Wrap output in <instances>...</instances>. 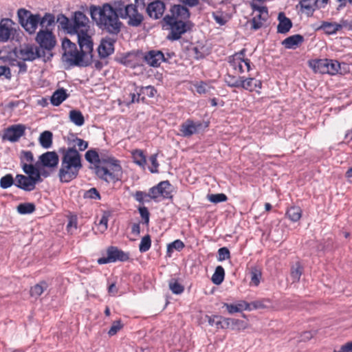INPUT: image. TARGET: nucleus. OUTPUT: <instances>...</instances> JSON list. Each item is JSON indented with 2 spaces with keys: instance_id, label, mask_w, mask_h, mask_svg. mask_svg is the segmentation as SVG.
<instances>
[{
  "instance_id": "48",
  "label": "nucleus",
  "mask_w": 352,
  "mask_h": 352,
  "mask_svg": "<svg viewBox=\"0 0 352 352\" xmlns=\"http://www.w3.org/2000/svg\"><path fill=\"white\" fill-rule=\"evenodd\" d=\"M151 246V237L148 234L142 237L140 245H139V250L140 252H147Z\"/></svg>"
},
{
  "instance_id": "29",
  "label": "nucleus",
  "mask_w": 352,
  "mask_h": 352,
  "mask_svg": "<svg viewBox=\"0 0 352 352\" xmlns=\"http://www.w3.org/2000/svg\"><path fill=\"white\" fill-rule=\"evenodd\" d=\"M208 322L210 326L215 327L217 329H226V318H223L221 316L214 315L212 316H206Z\"/></svg>"
},
{
  "instance_id": "40",
  "label": "nucleus",
  "mask_w": 352,
  "mask_h": 352,
  "mask_svg": "<svg viewBox=\"0 0 352 352\" xmlns=\"http://www.w3.org/2000/svg\"><path fill=\"white\" fill-rule=\"evenodd\" d=\"M55 23V16L52 14L45 13L43 17L40 16V25L42 28H48L54 25Z\"/></svg>"
},
{
  "instance_id": "57",
  "label": "nucleus",
  "mask_w": 352,
  "mask_h": 352,
  "mask_svg": "<svg viewBox=\"0 0 352 352\" xmlns=\"http://www.w3.org/2000/svg\"><path fill=\"white\" fill-rule=\"evenodd\" d=\"M184 248V243L179 239H177L168 245V250L170 251L171 249L180 251Z\"/></svg>"
},
{
  "instance_id": "44",
  "label": "nucleus",
  "mask_w": 352,
  "mask_h": 352,
  "mask_svg": "<svg viewBox=\"0 0 352 352\" xmlns=\"http://www.w3.org/2000/svg\"><path fill=\"white\" fill-rule=\"evenodd\" d=\"M170 291L175 294H181L184 291V287L175 278H171L168 282Z\"/></svg>"
},
{
  "instance_id": "55",
  "label": "nucleus",
  "mask_w": 352,
  "mask_h": 352,
  "mask_svg": "<svg viewBox=\"0 0 352 352\" xmlns=\"http://www.w3.org/2000/svg\"><path fill=\"white\" fill-rule=\"evenodd\" d=\"M196 91L199 94H204L210 91V87L206 82L201 81L195 85Z\"/></svg>"
},
{
  "instance_id": "24",
  "label": "nucleus",
  "mask_w": 352,
  "mask_h": 352,
  "mask_svg": "<svg viewBox=\"0 0 352 352\" xmlns=\"http://www.w3.org/2000/svg\"><path fill=\"white\" fill-rule=\"evenodd\" d=\"M278 25L277 26V32L280 34H287L292 27V21L285 16L284 12H280L278 16Z\"/></svg>"
},
{
  "instance_id": "4",
  "label": "nucleus",
  "mask_w": 352,
  "mask_h": 352,
  "mask_svg": "<svg viewBox=\"0 0 352 352\" xmlns=\"http://www.w3.org/2000/svg\"><path fill=\"white\" fill-rule=\"evenodd\" d=\"M57 23L63 30L71 35L89 32L90 28L89 18L81 11L74 12L71 19L60 14L58 15Z\"/></svg>"
},
{
  "instance_id": "5",
  "label": "nucleus",
  "mask_w": 352,
  "mask_h": 352,
  "mask_svg": "<svg viewBox=\"0 0 352 352\" xmlns=\"http://www.w3.org/2000/svg\"><path fill=\"white\" fill-rule=\"evenodd\" d=\"M118 10L120 19H127V24L131 27H139L144 21L142 14L138 12L136 3L144 4V0H135V4L126 3L124 0H119Z\"/></svg>"
},
{
  "instance_id": "38",
  "label": "nucleus",
  "mask_w": 352,
  "mask_h": 352,
  "mask_svg": "<svg viewBox=\"0 0 352 352\" xmlns=\"http://www.w3.org/2000/svg\"><path fill=\"white\" fill-rule=\"evenodd\" d=\"M132 156L133 159V162L140 166L142 168H145V165L146 163V157L143 153V151L141 150H135L132 153Z\"/></svg>"
},
{
  "instance_id": "58",
  "label": "nucleus",
  "mask_w": 352,
  "mask_h": 352,
  "mask_svg": "<svg viewBox=\"0 0 352 352\" xmlns=\"http://www.w3.org/2000/svg\"><path fill=\"white\" fill-rule=\"evenodd\" d=\"M302 274V269L300 266H297L296 268H292L291 272V277L294 282L298 281Z\"/></svg>"
},
{
  "instance_id": "34",
  "label": "nucleus",
  "mask_w": 352,
  "mask_h": 352,
  "mask_svg": "<svg viewBox=\"0 0 352 352\" xmlns=\"http://www.w3.org/2000/svg\"><path fill=\"white\" fill-rule=\"evenodd\" d=\"M225 277V270L221 265L215 268V271L212 276V281L214 284L219 285L222 283Z\"/></svg>"
},
{
  "instance_id": "39",
  "label": "nucleus",
  "mask_w": 352,
  "mask_h": 352,
  "mask_svg": "<svg viewBox=\"0 0 352 352\" xmlns=\"http://www.w3.org/2000/svg\"><path fill=\"white\" fill-rule=\"evenodd\" d=\"M161 197L163 198H169L171 197V185L168 181H162L157 184Z\"/></svg>"
},
{
  "instance_id": "60",
  "label": "nucleus",
  "mask_w": 352,
  "mask_h": 352,
  "mask_svg": "<svg viewBox=\"0 0 352 352\" xmlns=\"http://www.w3.org/2000/svg\"><path fill=\"white\" fill-rule=\"evenodd\" d=\"M265 301V300H261L253 301L250 303H248L250 309H248V311L264 308L265 307V305H264Z\"/></svg>"
},
{
  "instance_id": "16",
  "label": "nucleus",
  "mask_w": 352,
  "mask_h": 352,
  "mask_svg": "<svg viewBox=\"0 0 352 352\" xmlns=\"http://www.w3.org/2000/svg\"><path fill=\"white\" fill-rule=\"evenodd\" d=\"M26 126L21 124H14L7 128L3 133V139L16 142L25 135Z\"/></svg>"
},
{
  "instance_id": "27",
  "label": "nucleus",
  "mask_w": 352,
  "mask_h": 352,
  "mask_svg": "<svg viewBox=\"0 0 352 352\" xmlns=\"http://www.w3.org/2000/svg\"><path fill=\"white\" fill-rule=\"evenodd\" d=\"M68 97L66 90L63 88L58 89L51 96V103L56 107L59 106Z\"/></svg>"
},
{
  "instance_id": "37",
  "label": "nucleus",
  "mask_w": 352,
  "mask_h": 352,
  "mask_svg": "<svg viewBox=\"0 0 352 352\" xmlns=\"http://www.w3.org/2000/svg\"><path fill=\"white\" fill-rule=\"evenodd\" d=\"M48 287V285L45 281H41L39 283L32 287L30 289V295L32 297L40 296L45 290Z\"/></svg>"
},
{
  "instance_id": "42",
  "label": "nucleus",
  "mask_w": 352,
  "mask_h": 352,
  "mask_svg": "<svg viewBox=\"0 0 352 352\" xmlns=\"http://www.w3.org/2000/svg\"><path fill=\"white\" fill-rule=\"evenodd\" d=\"M21 167L23 172L28 175V176L32 177L33 178H35L36 175L41 177L39 170L32 164H28L27 163H23V164H21Z\"/></svg>"
},
{
  "instance_id": "12",
  "label": "nucleus",
  "mask_w": 352,
  "mask_h": 352,
  "mask_svg": "<svg viewBox=\"0 0 352 352\" xmlns=\"http://www.w3.org/2000/svg\"><path fill=\"white\" fill-rule=\"evenodd\" d=\"M107 257H101L98 259L100 265L114 263L116 261H126L129 258V254L114 246L109 247L107 250Z\"/></svg>"
},
{
  "instance_id": "28",
  "label": "nucleus",
  "mask_w": 352,
  "mask_h": 352,
  "mask_svg": "<svg viewBox=\"0 0 352 352\" xmlns=\"http://www.w3.org/2000/svg\"><path fill=\"white\" fill-rule=\"evenodd\" d=\"M318 30H322L328 35L335 34L341 30V26L337 23H331L327 21L322 22Z\"/></svg>"
},
{
  "instance_id": "8",
  "label": "nucleus",
  "mask_w": 352,
  "mask_h": 352,
  "mask_svg": "<svg viewBox=\"0 0 352 352\" xmlns=\"http://www.w3.org/2000/svg\"><path fill=\"white\" fill-rule=\"evenodd\" d=\"M19 23L30 34H34L38 25H40V14H32L30 11L20 8L17 11Z\"/></svg>"
},
{
  "instance_id": "36",
  "label": "nucleus",
  "mask_w": 352,
  "mask_h": 352,
  "mask_svg": "<svg viewBox=\"0 0 352 352\" xmlns=\"http://www.w3.org/2000/svg\"><path fill=\"white\" fill-rule=\"evenodd\" d=\"M251 282L250 285L254 286H258L260 283L261 278L262 277L261 270L256 266L251 267L250 270Z\"/></svg>"
},
{
  "instance_id": "1",
  "label": "nucleus",
  "mask_w": 352,
  "mask_h": 352,
  "mask_svg": "<svg viewBox=\"0 0 352 352\" xmlns=\"http://www.w3.org/2000/svg\"><path fill=\"white\" fill-rule=\"evenodd\" d=\"M119 0H113L102 6L91 5L89 12L91 19L102 31L112 35H118L122 28L118 10Z\"/></svg>"
},
{
  "instance_id": "32",
  "label": "nucleus",
  "mask_w": 352,
  "mask_h": 352,
  "mask_svg": "<svg viewBox=\"0 0 352 352\" xmlns=\"http://www.w3.org/2000/svg\"><path fill=\"white\" fill-rule=\"evenodd\" d=\"M287 217L293 222H296L302 217V210L298 206H292L286 212Z\"/></svg>"
},
{
  "instance_id": "62",
  "label": "nucleus",
  "mask_w": 352,
  "mask_h": 352,
  "mask_svg": "<svg viewBox=\"0 0 352 352\" xmlns=\"http://www.w3.org/2000/svg\"><path fill=\"white\" fill-rule=\"evenodd\" d=\"M74 142L76 143V145L80 151H85L88 147V142L82 139L76 137V138L74 140Z\"/></svg>"
},
{
  "instance_id": "47",
  "label": "nucleus",
  "mask_w": 352,
  "mask_h": 352,
  "mask_svg": "<svg viewBox=\"0 0 352 352\" xmlns=\"http://www.w3.org/2000/svg\"><path fill=\"white\" fill-rule=\"evenodd\" d=\"M156 92L157 91L155 87L149 85L141 87L139 92V96L143 95L144 96L142 98V100H144L145 99L144 96L153 98L155 96Z\"/></svg>"
},
{
  "instance_id": "53",
  "label": "nucleus",
  "mask_w": 352,
  "mask_h": 352,
  "mask_svg": "<svg viewBox=\"0 0 352 352\" xmlns=\"http://www.w3.org/2000/svg\"><path fill=\"white\" fill-rule=\"evenodd\" d=\"M230 250L226 248H221L218 250V256H217V260L219 261H223L226 259L230 258Z\"/></svg>"
},
{
  "instance_id": "17",
  "label": "nucleus",
  "mask_w": 352,
  "mask_h": 352,
  "mask_svg": "<svg viewBox=\"0 0 352 352\" xmlns=\"http://www.w3.org/2000/svg\"><path fill=\"white\" fill-rule=\"evenodd\" d=\"M143 59L144 62L152 67H158L163 62H167L164 54L158 50H151L144 53Z\"/></svg>"
},
{
  "instance_id": "23",
  "label": "nucleus",
  "mask_w": 352,
  "mask_h": 352,
  "mask_svg": "<svg viewBox=\"0 0 352 352\" xmlns=\"http://www.w3.org/2000/svg\"><path fill=\"white\" fill-rule=\"evenodd\" d=\"M299 4L307 15H311L317 8H324L326 6H322L320 0H300Z\"/></svg>"
},
{
  "instance_id": "35",
  "label": "nucleus",
  "mask_w": 352,
  "mask_h": 352,
  "mask_svg": "<svg viewBox=\"0 0 352 352\" xmlns=\"http://www.w3.org/2000/svg\"><path fill=\"white\" fill-rule=\"evenodd\" d=\"M85 160L94 165L96 170V165H100V156L99 153L94 149L87 151L85 155Z\"/></svg>"
},
{
  "instance_id": "7",
  "label": "nucleus",
  "mask_w": 352,
  "mask_h": 352,
  "mask_svg": "<svg viewBox=\"0 0 352 352\" xmlns=\"http://www.w3.org/2000/svg\"><path fill=\"white\" fill-rule=\"evenodd\" d=\"M121 172L122 168L120 162L113 157L110 160H107L106 166L96 165V174L106 182L113 180L116 176Z\"/></svg>"
},
{
  "instance_id": "6",
  "label": "nucleus",
  "mask_w": 352,
  "mask_h": 352,
  "mask_svg": "<svg viewBox=\"0 0 352 352\" xmlns=\"http://www.w3.org/2000/svg\"><path fill=\"white\" fill-rule=\"evenodd\" d=\"M62 47L64 51L62 60L69 66H86L84 62L85 54L78 51L76 45L68 38H65L62 42Z\"/></svg>"
},
{
  "instance_id": "21",
  "label": "nucleus",
  "mask_w": 352,
  "mask_h": 352,
  "mask_svg": "<svg viewBox=\"0 0 352 352\" xmlns=\"http://www.w3.org/2000/svg\"><path fill=\"white\" fill-rule=\"evenodd\" d=\"M115 40L111 38H106L102 40L98 48V54L101 58H106L114 52Z\"/></svg>"
},
{
  "instance_id": "25",
  "label": "nucleus",
  "mask_w": 352,
  "mask_h": 352,
  "mask_svg": "<svg viewBox=\"0 0 352 352\" xmlns=\"http://www.w3.org/2000/svg\"><path fill=\"white\" fill-rule=\"evenodd\" d=\"M304 41V37L300 34H294L287 37L282 41V45L286 49H296Z\"/></svg>"
},
{
  "instance_id": "61",
  "label": "nucleus",
  "mask_w": 352,
  "mask_h": 352,
  "mask_svg": "<svg viewBox=\"0 0 352 352\" xmlns=\"http://www.w3.org/2000/svg\"><path fill=\"white\" fill-rule=\"evenodd\" d=\"M148 196L150 199H156L161 196L157 185L151 188L148 190Z\"/></svg>"
},
{
  "instance_id": "2",
  "label": "nucleus",
  "mask_w": 352,
  "mask_h": 352,
  "mask_svg": "<svg viewBox=\"0 0 352 352\" xmlns=\"http://www.w3.org/2000/svg\"><path fill=\"white\" fill-rule=\"evenodd\" d=\"M189 9L181 4H175L170 8V14L162 18L163 27L166 26L170 32L167 36L170 41H177L182 36L190 30L192 23L190 21Z\"/></svg>"
},
{
  "instance_id": "13",
  "label": "nucleus",
  "mask_w": 352,
  "mask_h": 352,
  "mask_svg": "<svg viewBox=\"0 0 352 352\" xmlns=\"http://www.w3.org/2000/svg\"><path fill=\"white\" fill-rule=\"evenodd\" d=\"M14 21L8 18L2 19L0 21V42L6 43L14 39L16 29Z\"/></svg>"
},
{
  "instance_id": "26",
  "label": "nucleus",
  "mask_w": 352,
  "mask_h": 352,
  "mask_svg": "<svg viewBox=\"0 0 352 352\" xmlns=\"http://www.w3.org/2000/svg\"><path fill=\"white\" fill-rule=\"evenodd\" d=\"M224 307H226L228 313L230 314L242 312L244 310L248 311V309H250L248 302L245 300L239 301L236 304L225 303Z\"/></svg>"
},
{
  "instance_id": "64",
  "label": "nucleus",
  "mask_w": 352,
  "mask_h": 352,
  "mask_svg": "<svg viewBox=\"0 0 352 352\" xmlns=\"http://www.w3.org/2000/svg\"><path fill=\"white\" fill-rule=\"evenodd\" d=\"M335 352H352V342L342 345L339 351Z\"/></svg>"
},
{
  "instance_id": "3",
  "label": "nucleus",
  "mask_w": 352,
  "mask_h": 352,
  "mask_svg": "<svg viewBox=\"0 0 352 352\" xmlns=\"http://www.w3.org/2000/svg\"><path fill=\"white\" fill-rule=\"evenodd\" d=\"M60 166L58 176L61 183H69L77 178L82 168V158L79 151L74 147H61Z\"/></svg>"
},
{
  "instance_id": "11",
  "label": "nucleus",
  "mask_w": 352,
  "mask_h": 352,
  "mask_svg": "<svg viewBox=\"0 0 352 352\" xmlns=\"http://www.w3.org/2000/svg\"><path fill=\"white\" fill-rule=\"evenodd\" d=\"M36 41L39 44L38 47L45 52L46 51L50 52L56 43L55 36L49 30L38 31L36 36Z\"/></svg>"
},
{
  "instance_id": "52",
  "label": "nucleus",
  "mask_w": 352,
  "mask_h": 352,
  "mask_svg": "<svg viewBox=\"0 0 352 352\" xmlns=\"http://www.w3.org/2000/svg\"><path fill=\"white\" fill-rule=\"evenodd\" d=\"M122 327H123V325L121 323L120 320L114 321L112 323V325L108 331L109 336H113L116 335Z\"/></svg>"
},
{
  "instance_id": "14",
  "label": "nucleus",
  "mask_w": 352,
  "mask_h": 352,
  "mask_svg": "<svg viewBox=\"0 0 352 352\" xmlns=\"http://www.w3.org/2000/svg\"><path fill=\"white\" fill-rule=\"evenodd\" d=\"M41 181V177L38 175L33 178L32 177L18 174L15 178L14 185L25 191H32L35 188L36 184Z\"/></svg>"
},
{
  "instance_id": "15",
  "label": "nucleus",
  "mask_w": 352,
  "mask_h": 352,
  "mask_svg": "<svg viewBox=\"0 0 352 352\" xmlns=\"http://www.w3.org/2000/svg\"><path fill=\"white\" fill-rule=\"evenodd\" d=\"M201 127V122H195L192 119H187L179 126L178 135L184 138H188L197 133Z\"/></svg>"
},
{
  "instance_id": "41",
  "label": "nucleus",
  "mask_w": 352,
  "mask_h": 352,
  "mask_svg": "<svg viewBox=\"0 0 352 352\" xmlns=\"http://www.w3.org/2000/svg\"><path fill=\"white\" fill-rule=\"evenodd\" d=\"M244 60L237 59L234 58L228 57V63L234 70L237 71L239 73L242 74L245 70L244 69Z\"/></svg>"
},
{
  "instance_id": "54",
  "label": "nucleus",
  "mask_w": 352,
  "mask_h": 352,
  "mask_svg": "<svg viewBox=\"0 0 352 352\" xmlns=\"http://www.w3.org/2000/svg\"><path fill=\"white\" fill-rule=\"evenodd\" d=\"M157 154L151 155L149 157V161L151 164V166L149 167V170L152 173H158L159 163L157 162Z\"/></svg>"
},
{
  "instance_id": "18",
  "label": "nucleus",
  "mask_w": 352,
  "mask_h": 352,
  "mask_svg": "<svg viewBox=\"0 0 352 352\" xmlns=\"http://www.w3.org/2000/svg\"><path fill=\"white\" fill-rule=\"evenodd\" d=\"M59 162L58 154L55 151H47L39 156L36 165L49 168H56Z\"/></svg>"
},
{
  "instance_id": "59",
  "label": "nucleus",
  "mask_w": 352,
  "mask_h": 352,
  "mask_svg": "<svg viewBox=\"0 0 352 352\" xmlns=\"http://www.w3.org/2000/svg\"><path fill=\"white\" fill-rule=\"evenodd\" d=\"M138 210H139L141 217L143 219V220L144 221V223L148 224L149 222L150 214H149V212H148L147 208L145 206L140 207L138 208Z\"/></svg>"
},
{
  "instance_id": "45",
  "label": "nucleus",
  "mask_w": 352,
  "mask_h": 352,
  "mask_svg": "<svg viewBox=\"0 0 352 352\" xmlns=\"http://www.w3.org/2000/svg\"><path fill=\"white\" fill-rule=\"evenodd\" d=\"M35 209V205L33 203L20 204L17 206V212L21 214H31Z\"/></svg>"
},
{
  "instance_id": "31",
  "label": "nucleus",
  "mask_w": 352,
  "mask_h": 352,
  "mask_svg": "<svg viewBox=\"0 0 352 352\" xmlns=\"http://www.w3.org/2000/svg\"><path fill=\"white\" fill-rule=\"evenodd\" d=\"M39 143L44 148H49L52 145V133L50 131H45L41 133Z\"/></svg>"
},
{
  "instance_id": "30",
  "label": "nucleus",
  "mask_w": 352,
  "mask_h": 352,
  "mask_svg": "<svg viewBox=\"0 0 352 352\" xmlns=\"http://www.w3.org/2000/svg\"><path fill=\"white\" fill-rule=\"evenodd\" d=\"M69 117L70 121L78 126H81L85 123V118L79 110L73 109L69 111Z\"/></svg>"
},
{
  "instance_id": "51",
  "label": "nucleus",
  "mask_w": 352,
  "mask_h": 352,
  "mask_svg": "<svg viewBox=\"0 0 352 352\" xmlns=\"http://www.w3.org/2000/svg\"><path fill=\"white\" fill-rule=\"evenodd\" d=\"M83 196L85 199H91L95 200H100L101 199L100 195L96 188H91L89 190L85 191Z\"/></svg>"
},
{
  "instance_id": "43",
  "label": "nucleus",
  "mask_w": 352,
  "mask_h": 352,
  "mask_svg": "<svg viewBox=\"0 0 352 352\" xmlns=\"http://www.w3.org/2000/svg\"><path fill=\"white\" fill-rule=\"evenodd\" d=\"M241 77H236L231 74H226L224 78L226 84L230 87L239 88L241 84Z\"/></svg>"
},
{
  "instance_id": "33",
  "label": "nucleus",
  "mask_w": 352,
  "mask_h": 352,
  "mask_svg": "<svg viewBox=\"0 0 352 352\" xmlns=\"http://www.w3.org/2000/svg\"><path fill=\"white\" fill-rule=\"evenodd\" d=\"M226 329L232 330H240L245 328V322L243 320L234 318H226Z\"/></svg>"
},
{
  "instance_id": "9",
  "label": "nucleus",
  "mask_w": 352,
  "mask_h": 352,
  "mask_svg": "<svg viewBox=\"0 0 352 352\" xmlns=\"http://www.w3.org/2000/svg\"><path fill=\"white\" fill-rule=\"evenodd\" d=\"M309 65L316 73L330 75L338 74L341 69L340 63L338 60L327 58L313 60L309 62Z\"/></svg>"
},
{
  "instance_id": "50",
  "label": "nucleus",
  "mask_w": 352,
  "mask_h": 352,
  "mask_svg": "<svg viewBox=\"0 0 352 352\" xmlns=\"http://www.w3.org/2000/svg\"><path fill=\"white\" fill-rule=\"evenodd\" d=\"M21 164H32L34 162L33 153L30 151H22L20 154Z\"/></svg>"
},
{
  "instance_id": "49",
  "label": "nucleus",
  "mask_w": 352,
  "mask_h": 352,
  "mask_svg": "<svg viewBox=\"0 0 352 352\" xmlns=\"http://www.w3.org/2000/svg\"><path fill=\"white\" fill-rule=\"evenodd\" d=\"M208 199L212 203L217 204L227 201L228 197L223 193L209 194L208 195Z\"/></svg>"
},
{
  "instance_id": "56",
  "label": "nucleus",
  "mask_w": 352,
  "mask_h": 352,
  "mask_svg": "<svg viewBox=\"0 0 352 352\" xmlns=\"http://www.w3.org/2000/svg\"><path fill=\"white\" fill-rule=\"evenodd\" d=\"M133 197L135 199L139 202V203H144V201H149V199H147L146 198H149L148 196V193H146L143 191H136L135 193L133 195Z\"/></svg>"
},
{
  "instance_id": "46",
  "label": "nucleus",
  "mask_w": 352,
  "mask_h": 352,
  "mask_svg": "<svg viewBox=\"0 0 352 352\" xmlns=\"http://www.w3.org/2000/svg\"><path fill=\"white\" fill-rule=\"evenodd\" d=\"M14 184L15 180L11 174H7L3 176L0 179V187L3 189H7Z\"/></svg>"
},
{
  "instance_id": "20",
  "label": "nucleus",
  "mask_w": 352,
  "mask_h": 352,
  "mask_svg": "<svg viewBox=\"0 0 352 352\" xmlns=\"http://www.w3.org/2000/svg\"><path fill=\"white\" fill-rule=\"evenodd\" d=\"M76 36L80 51L83 52L85 56L87 54H91L93 51V42L91 37L88 34V32H85L82 34H78Z\"/></svg>"
},
{
  "instance_id": "22",
  "label": "nucleus",
  "mask_w": 352,
  "mask_h": 352,
  "mask_svg": "<svg viewBox=\"0 0 352 352\" xmlns=\"http://www.w3.org/2000/svg\"><path fill=\"white\" fill-rule=\"evenodd\" d=\"M240 87L249 91L250 92L256 91V89L262 88V82L260 80H256L252 77L245 78V76L241 77Z\"/></svg>"
},
{
  "instance_id": "10",
  "label": "nucleus",
  "mask_w": 352,
  "mask_h": 352,
  "mask_svg": "<svg viewBox=\"0 0 352 352\" xmlns=\"http://www.w3.org/2000/svg\"><path fill=\"white\" fill-rule=\"evenodd\" d=\"M16 56L23 61H33L38 58L45 59V52L36 45L25 44L15 51Z\"/></svg>"
},
{
  "instance_id": "19",
  "label": "nucleus",
  "mask_w": 352,
  "mask_h": 352,
  "mask_svg": "<svg viewBox=\"0 0 352 352\" xmlns=\"http://www.w3.org/2000/svg\"><path fill=\"white\" fill-rule=\"evenodd\" d=\"M166 10L165 3L160 0H156L148 3L146 6V13L153 19H159L163 16Z\"/></svg>"
},
{
  "instance_id": "63",
  "label": "nucleus",
  "mask_w": 352,
  "mask_h": 352,
  "mask_svg": "<svg viewBox=\"0 0 352 352\" xmlns=\"http://www.w3.org/2000/svg\"><path fill=\"white\" fill-rule=\"evenodd\" d=\"M261 17V15H258V19H256V17H254L251 21L252 24V29L254 30H257L260 29L263 26V23L261 21L260 19Z\"/></svg>"
}]
</instances>
